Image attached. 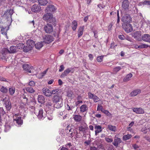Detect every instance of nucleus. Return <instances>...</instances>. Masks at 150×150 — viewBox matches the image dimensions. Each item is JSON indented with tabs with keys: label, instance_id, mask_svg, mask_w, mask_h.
I'll return each instance as SVG.
<instances>
[{
	"label": "nucleus",
	"instance_id": "f257e3e1",
	"mask_svg": "<svg viewBox=\"0 0 150 150\" xmlns=\"http://www.w3.org/2000/svg\"><path fill=\"white\" fill-rule=\"evenodd\" d=\"M17 50V47H9V49L3 48L0 50V59L7 61L9 54L15 53Z\"/></svg>",
	"mask_w": 150,
	"mask_h": 150
},
{
	"label": "nucleus",
	"instance_id": "f03ea898",
	"mask_svg": "<svg viewBox=\"0 0 150 150\" xmlns=\"http://www.w3.org/2000/svg\"><path fill=\"white\" fill-rule=\"evenodd\" d=\"M52 100L54 103V107L57 108H60L63 105V99L60 94L54 95L52 98Z\"/></svg>",
	"mask_w": 150,
	"mask_h": 150
},
{
	"label": "nucleus",
	"instance_id": "7ed1b4c3",
	"mask_svg": "<svg viewBox=\"0 0 150 150\" xmlns=\"http://www.w3.org/2000/svg\"><path fill=\"white\" fill-rule=\"evenodd\" d=\"M43 19L48 22V23H52L53 25L56 24L55 18L53 17V15L49 13L45 14L42 17Z\"/></svg>",
	"mask_w": 150,
	"mask_h": 150
},
{
	"label": "nucleus",
	"instance_id": "20e7f679",
	"mask_svg": "<svg viewBox=\"0 0 150 150\" xmlns=\"http://www.w3.org/2000/svg\"><path fill=\"white\" fill-rule=\"evenodd\" d=\"M34 111L39 119H43L46 117V112L41 108H39L38 110L35 109Z\"/></svg>",
	"mask_w": 150,
	"mask_h": 150
},
{
	"label": "nucleus",
	"instance_id": "39448f33",
	"mask_svg": "<svg viewBox=\"0 0 150 150\" xmlns=\"http://www.w3.org/2000/svg\"><path fill=\"white\" fill-rule=\"evenodd\" d=\"M45 42H39L35 44V42L32 40H28L26 42V44L28 47H42L44 46Z\"/></svg>",
	"mask_w": 150,
	"mask_h": 150
},
{
	"label": "nucleus",
	"instance_id": "423d86ee",
	"mask_svg": "<svg viewBox=\"0 0 150 150\" xmlns=\"http://www.w3.org/2000/svg\"><path fill=\"white\" fill-rule=\"evenodd\" d=\"M13 10L10 9L7 10L5 12L4 15L2 17V18L6 20L7 21H9V22H12L11 16L13 13Z\"/></svg>",
	"mask_w": 150,
	"mask_h": 150
},
{
	"label": "nucleus",
	"instance_id": "0eeeda50",
	"mask_svg": "<svg viewBox=\"0 0 150 150\" xmlns=\"http://www.w3.org/2000/svg\"><path fill=\"white\" fill-rule=\"evenodd\" d=\"M56 25V24L55 25H53L52 23H47L46 25L44 26V30L46 33H50L53 30V25L55 26Z\"/></svg>",
	"mask_w": 150,
	"mask_h": 150
},
{
	"label": "nucleus",
	"instance_id": "6e6552de",
	"mask_svg": "<svg viewBox=\"0 0 150 150\" xmlns=\"http://www.w3.org/2000/svg\"><path fill=\"white\" fill-rule=\"evenodd\" d=\"M122 21L125 23H129L132 21V18L129 14L122 13Z\"/></svg>",
	"mask_w": 150,
	"mask_h": 150
},
{
	"label": "nucleus",
	"instance_id": "1a4fd4ad",
	"mask_svg": "<svg viewBox=\"0 0 150 150\" xmlns=\"http://www.w3.org/2000/svg\"><path fill=\"white\" fill-rule=\"evenodd\" d=\"M9 25H8L6 23H1L0 27L1 28V33L4 35H6L7 32L9 29Z\"/></svg>",
	"mask_w": 150,
	"mask_h": 150
},
{
	"label": "nucleus",
	"instance_id": "9d476101",
	"mask_svg": "<svg viewBox=\"0 0 150 150\" xmlns=\"http://www.w3.org/2000/svg\"><path fill=\"white\" fill-rule=\"evenodd\" d=\"M3 101L4 104L5 105L7 110H10L11 108V106L9 98L8 97H5L3 99Z\"/></svg>",
	"mask_w": 150,
	"mask_h": 150
},
{
	"label": "nucleus",
	"instance_id": "9b49d317",
	"mask_svg": "<svg viewBox=\"0 0 150 150\" xmlns=\"http://www.w3.org/2000/svg\"><path fill=\"white\" fill-rule=\"evenodd\" d=\"M74 68H70L66 69L61 74V77L64 78L67 76L69 73H73L74 71Z\"/></svg>",
	"mask_w": 150,
	"mask_h": 150
},
{
	"label": "nucleus",
	"instance_id": "f8f14e48",
	"mask_svg": "<svg viewBox=\"0 0 150 150\" xmlns=\"http://www.w3.org/2000/svg\"><path fill=\"white\" fill-rule=\"evenodd\" d=\"M88 94L89 98L93 100L95 103L97 102L100 100V98L97 96L90 92H89Z\"/></svg>",
	"mask_w": 150,
	"mask_h": 150
},
{
	"label": "nucleus",
	"instance_id": "ddd939ff",
	"mask_svg": "<svg viewBox=\"0 0 150 150\" xmlns=\"http://www.w3.org/2000/svg\"><path fill=\"white\" fill-rule=\"evenodd\" d=\"M13 121H15L16 123L18 125H22L23 123V121L21 120V117L19 115L16 114L13 117Z\"/></svg>",
	"mask_w": 150,
	"mask_h": 150
},
{
	"label": "nucleus",
	"instance_id": "4468645a",
	"mask_svg": "<svg viewBox=\"0 0 150 150\" xmlns=\"http://www.w3.org/2000/svg\"><path fill=\"white\" fill-rule=\"evenodd\" d=\"M122 27L124 30L127 33L131 32L132 30V28L131 24L127 23V24L122 25Z\"/></svg>",
	"mask_w": 150,
	"mask_h": 150
},
{
	"label": "nucleus",
	"instance_id": "2eb2a0df",
	"mask_svg": "<svg viewBox=\"0 0 150 150\" xmlns=\"http://www.w3.org/2000/svg\"><path fill=\"white\" fill-rule=\"evenodd\" d=\"M74 129V128L71 127L69 125L68 126L65 130L66 134L67 136L70 137V135L72 134V133Z\"/></svg>",
	"mask_w": 150,
	"mask_h": 150
},
{
	"label": "nucleus",
	"instance_id": "dca6fc26",
	"mask_svg": "<svg viewBox=\"0 0 150 150\" xmlns=\"http://www.w3.org/2000/svg\"><path fill=\"white\" fill-rule=\"evenodd\" d=\"M56 10V8L54 5L52 4H48L46 7L45 11L47 13H50L51 12H53Z\"/></svg>",
	"mask_w": 150,
	"mask_h": 150
},
{
	"label": "nucleus",
	"instance_id": "f3484780",
	"mask_svg": "<svg viewBox=\"0 0 150 150\" xmlns=\"http://www.w3.org/2000/svg\"><path fill=\"white\" fill-rule=\"evenodd\" d=\"M141 32L140 31H138L134 32L132 36L135 39L139 41L141 39Z\"/></svg>",
	"mask_w": 150,
	"mask_h": 150
},
{
	"label": "nucleus",
	"instance_id": "a211bd4d",
	"mask_svg": "<svg viewBox=\"0 0 150 150\" xmlns=\"http://www.w3.org/2000/svg\"><path fill=\"white\" fill-rule=\"evenodd\" d=\"M44 42H45L44 44V45L46 43L49 44L53 40V38L52 36L49 35H45V38H44Z\"/></svg>",
	"mask_w": 150,
	"mask_h": 150
},
{
	"label": "nucleus",
	"instance_id": "6ab92c4d",
	"mask_svg": "<svg viewBox=\"0 0 150 150\" xmlns=\"http://www.w3.org/2000/svg\"><path fill=\"white\" fill-rule=\"evenodd\" d=\"M22 67L24 70L25 71L29 73L31 72V69L33 68L32 66H31L29 64H23Z\"/></svg>",
	"mask_w": 150,
	"mask_h": 150
},
{
	"label": "nucleus",
	"instance_id": "aec40b11",
	"mask_svg": "<svg viewBox=\"0 0 150 150\" xmlns=\"http://www.w3.org/2000/svg\"><path fill=\"white\" fill-rule=\"evenodd\" d=\"M31 10L35 13L39 12L41 9V7L40 6L37 5H34L31 8Z\"/></svg>",
	"mask_w": 150,
	"mask_h": 150
},
{
	"label": "nucleus",
	"instance_id": "412c9836",
	"mask_svg": "<svg viewBox=\"0 0 150 150\" xmlns=\"http://www.w3.org/2000/svg\"><path fill=\"white\" fill-rule=\"evenodd\" d=\"M133 111L137 114H143L144 112V110L141 108H134L133 109Z\"/></svg>",
	"mask_w": 150,
	"mask_h": 150
},
{
	"label": "nucleus",
	"instance_id": "4be33fe9",
	"mask_svg": "<svg viewBox=\"0 0 150 150\" xmlns=\"http://www.w3.org/2000/svg\"><path fill=\"white\" fill-rule=\"evenodd\" d=\"M88 128L87 124L85 123L82 124L79 127V130L80 132H84Z\"/></svg>",
	"mask_w": 150,
	"mask_h": 150
},
{
	"label": "nucleus",
	"instance_id": "5701e85b",
	"mask_svg": "<svg viewBox=\"0 0 150 150\" xmlns=\"http://www.w3.org/2000/svg\"><path fill=\"white\" fill-rule=\"evenodd\" d=\"M42 92L44 95L48 97L51 96V92L48 88H44L42 90Z\"/></svg>",
	"mask_w": 150,
	"mask_h": 150
},
{
	"label": "nucleus",
	"instance_id": "b1692460",
	"mask_svg": "<svg viewBox=\"0 0 150 150\" xmlns=\"http://www.w3.org/2000/svg\"><path fill=\"white\" fill-rule=\"evenodd\" d=\"M78 133L77 130L74 129L72 133V134L70 135V137L73 139L74 138L75 139H76L77 138H79V135H78Z\"/></svg>",
	"mask_w": 150,
	"mask_h": 150
},
{
	"label": "nucleus",
	"instance_id": "393cba45",
	"mask_svg": "<svg viewBox=\"0 0 150 150\" xmlns=\"http://www.w3.org/2000/svg\"><path fill=\"white\" fill-rule=\"evenodd\" d=\"M141 90L140 89H137L133 91L130 94V96L131 97L136 96L138 94L140 93Z\"/></svg>",
	"mask_w": 150,
	"mask_h": 150
},
{
	"label": "nucleus",
	"instance_id": "a878e982",
	"mask_svg": "<svg viewBox=\"0 0 150 150\" xmlns=\"http://www.w3.org/2000/svg\"><path fill=\"white\" fill-rule=\"evenodd\" d=\"M95 129H96L95 130V135L97 136L98 134L102 131V127L100 125H96L94 127Z\"/></svg>",
	"mask_w": 150,
	"mask_h": 150
},
{
	"label": "nucleus",
	"instance_id": "bb28decb",
	"mask_svg": "<svg viewBox=\"0 0 150 150\" xmlns=\"http://www.w3.org/2000/svg\"><path fill=\"white\" fill-rule=\"evenodd\" d=\"M142 38L143 41L150 42V35L149 34H144L142 36Z\"/></svg>",
	"mask_w": 150,
	"mask_h": 150
},
{
	"label": "nucleus",
	"instance_id": "cd10ccee",
	"mask_svg": "<svg viewBox=\"0 0 150 150\" xmlns=\"http://www.w3.org/2000/svg\"><path fill=\"white\" fill-rule=\"evenodd\" d=\"M129 6V1L128 0H124L122 2V7L124 9H127Z\"/></svg>",
	"mask_w": 150,
	"mask_h": 150
},
{
	"label": "nucleus",
	"instance_id": "c85d7f7f",
	"mask_svg": "<svg viewBox=\"0 0 150 150\" xmlns=\"http://www.w3.org/2000/svg\"><path fill=\"white\" fill-rule=\"evenodd\" d=\"M73 118L74 120L77 122H80L82 119V117L80 115H74Z\"/></svg>",
	"mask_w": 150,
	"mask_h": 150
},
{
	"label": "nucleus",
	"instance_id": "c756f323",
	"mask_svg": "<svg viewBox=\"0 0 150 150\" xmlns=\"http://www.w3.org/2000/svg\"><path fill=\"white\" fill-rule=\"evenodd\" d=\"M121 142V140L120 138H117L115 139L114 142L112 143L115 146L117 147L118 144Z\"/></svg>",
	"mask_w": 150,
	"mask_h": 150
},
{
	"label": "nucleus",
	"instance_id": "7c9ffc66",
	"mask_svg": "<svg viewBox=\"0 0 150 150\" xmlns=\"http://www.w3.org/2000/svg\"><path fill=\"white\" fill-rule=\"evenodd\" d=\"M88 108L86 104H83L81 105L80 107V112L83 113L87 111Z\"/></svg>",
	"mask_w": 150,
	"mask_h": 150
},
{
	"label": "nucleus",
	"instance_id": "2f4dec72",
	"mask_svg": "<svg viewBox=\"0 0 150 150\" xmlns=\"http://www.w3.org/2000/svg\"><path fill=\"white\" fill-rule=\"evenodd\" d=\"M133 75L130 73L127 74L123 79V81L124 82H127L129 81L130 78L132 77Z\"/></svg>",
	"mask_w": 150,
	"mask_h": 150
},
{
	"label": "nucleus",
	"instance_id": "473e14b6",
	"mask_svg": "<svg viewBox=\"0 0 150 150\" xmlns=\"http://www.w3.org/2000/svg\"><path fill=\"white\" fill-rule=\"evenodd\" d=\"M107 129L110 131L115 132L116 130V127L115 126L109 125H108Z\"/></svg>",
	"mask_w": 150,
	"mask_h": 150
},
{
	"label": "nucleus",
	"instance_id": "72a5a7b5",
	"mask_svg": "<svg viewBox=\"0 0 150 150\" xmlns=\"http://www.w3.org/2000/svg\"><path fill=\"white\" fill-rule=\"evenodd\" d=\"M23 99L22 100L23 103L25 105L28 104V99L26 97L25 95H23L22 96Z\"/></svg>",
	"mask_w": 150,
	"mask_h": 150
},
{
	"label": "nucleus",
	"instance_id": "f704fd0d",
	"mask_svg": "<svg viewBox=\"0 0 150 150\" xmlns=\"http://www.w3.org/2000/svg\"><path fill=\"white\" fill-rule=\"evenodd\" d=\"M25 89L27 92L30 93H33L35 91V90L31 86L26 87L25 88Z\"/></svg>",
	"mask_w": 150,
	"mask_h": 150
},
{
	"label": "nucleus",
	"instance_id": "c9c22d12",
	"mask_svg": "<svg viewBox=\"0 0 150 150\" xmlns=\"http://www.w3.org/2000/svg\"><path fill=\"white\" fill-rule=\"evenodd\" d=\"M77 26V22L76 21H73L72 23V30L74 31L75 30Z\"/></svg>",
	"mask_w": 150,
	"mask_h": 150
},
{
	"label": "nucleus",
	"instance_id": "e433bc0d",
	"mask_svg": "<svg viewBox=\"0 0 150 150\" xmlns=\"http://www.w3.org/2000/svg\"><path fill=\"white\" fill-rule=\"evenodd\" d=\"M44 97L42 95H39L38 97V102L41 103H43L45 100Z\"/></svg>",
	"mask_w": 150,
	"mask_h": 150
},
{
	"label": "nucleus",
	"instance_id": "4c0bfd02",
	"mask_svg": "<svg viewBox=\"0 0 150 150\" xmlns=\"http://www.w3.org/2000/svg\"><path fill=\"white\" fill-rule=\"evenodd\" d=\"M83 27H79L78 33V37L79 38L83 34Z\"/></svg>",
	"mask_w": 150,
	"mask_h": 150
},
{
	"label": "nucleus",
	"instance_id": "58836bf2",
	"mask_svg": "<svg viewBox=\"0 0 150 150\" xmlns=\"http://www.w3.org/2000/svg\"><path fill=\"white\" fill-rule=\"evenodd\" d=\"M8 91L10 94L13 95L15 92V88L14 87H12L9 88Z\"/></svg>",
	"mask_w": 150,
	"mask_h": 150
},
{
	"label": "nucleus",
	"instance_id": "ea45409f",
	"mask_svg": "<svg viewBox=\"0 0 150 150\" xmlns=\"http://www.w3.org/2000/svg\"><path fill=\"white\" fill-rule=\"evenodd\" d=\"M75 105H74L72 106H70L69 104H67L66 106V108L67 110H68L69 111L71 110L73 111L75 108Z\"/></svg>",
	"mask_w": 150,
	"mask_h": 150
},
{
	"label": "nucleus",
	"instance_id": "a19ab883",
	"mask_svg": "<svg viewBox=\"0 0 150 150\" xmlns=\"http://www.w3.org/2000/svg\"><path fill=\"white\" fill-rule=\"evenodd\" d=\"M132 136V135L129 134L125 135L123 137L122 139L124 141H126L131 138Z\"/></svg>",
	"mask_w": 150,
	"mask_h": 150
},
{
	"label": "nucleus",
	"instance_id": "79ce46f5",
	"mask_svg": "<svg viewBox=\"0 0 150 150\" xmlns=\"http://www.w3.org/2000/svg\"><path fill=\"white\" fill-rule=\"evenodd\" d=\"M53 102L52 100L51 101V100H49L46 103V107L49 108H51L53 105Z\"/></svg>",
	"mask_w": 150,
	"mask_h": 150
},
{
	"label": "nucleus",
	"instance_id": "37998d69",
	"mask_svg": "<svg viewBox=\"0 0 150 150\" xmlns=\"http://www.w3.org/2000/svg\"><path fill=\"white\" fill-rule=\"evenodd\" d=\"M38 2L40 5L43 6L46 5L48 3L47 0H38Z\"/></svg>",
	"mask_w": 150,
	"mask_h": 150
},
{
	"label": "nucleus",
	"instance_id": "c03bdc74",
	"mask_svg": "<svg viewBox=\"0 0 150 150\" xmlns=\"http://www.w3.org/2000/svg\"><path fill=\"white\" fill-rule=\"evenodd\" d=\"M59 90L58 89H56L52 90L51 92V95L52 94L54 95L57 94H60L59 93Z\"/></svg>",
	"mask_w": 150,
	"mask_h": 150
},
{
	"label": "nucleus",
	"instance_id": "a18cd8bd",
	"mask_svg": "<svg viewBox=\"0 0 150 150\" xmlns=\"http://www.w3.org/2000/svg\"><path fill=\"white\" fill-rule=\"evenodd\" d=\"M0 91L1 92L5 93L8 92V89L6 87L4 86H2L0 88Z\"/></svg>",
	"mask_w": 150,
	"mask_h": 150
},
{
	"label": "nucleus",
	"instance_id": "49530a36",
	"mask_svg": "<svg viewBox=\"0 0 150 150\" xmlns=\"http://www.w3.org/2000/svg\"><path fill=\"white\" fill-rule=\"evenodd\" d=\"M32 47H23V51L24 52H28L31 51Z\"/></svg>",
	"mask_w": 150,
	"mask_h": 150
},
{
	"label": "nucleus",
	"instance_id": "de8ad7c7",
	"mask_svg": "<svg viewBox=\"0 0 150 150\" xmlns=\"http://www.w3.org/2000/svg\"><path fill=\"white\" fill-rule=\"evenodd\" d=\"M121 68L120 67L118 66L114 68L113 69V71L117 73L121 69Z\"/></svg>",
	"mask_w": 150,
	"mask_h": 150
},
{
	"label": "nucleus",
	"instance_id": "09e8293b",
	"mask_svg": "<svg viewBox=\"0 0 150 150\" xmlns=\"http://www.w3.org/2000/svg\"><path fill=\"white\" fill-rule=\"evenodd\" d=\"M103 112L108 116H110L112 114L108 111L106 110H104L103 111Z\"/></svg>",
	"mask_w": 150,
	"mask_h": 150
},
{
	"label": "nucleus",
	"instance_id": "8fccbe9b",
	"mask_svg": "<svg viewBox=\"0 0 150 150\" xmlns=\"http://www.w3.org/2000/svg\"><path fill=\"white\" fill-rule=\"evenodd\" d=\"M11 126L9 125H6L5 126L4 131L5 132H7L11 129Z\"/></svg>",
	"mask_w": 150,
	"mask_h": 150
},
{
	"label": "nucleus",
	"instance_id": "3c124183",
	"mask_svg": "<svg viewBox=\"0 0 150 150\" xmlns=\"http://www.w3.org/2000/svg\"><path fill=\"white\" fill-rule=\"evenodd\" d=\"M117 20L116 25L117 26H118L119 25V23L120 22V16H119V15L118 10H117Z\"/></svg>",
	"mask_w": 150,
	"mask_h": 150
},
{
	"label": "nucleus",
	"instance_id": "603ef678",
	"mask_svg": "<svg viewBox=\"0 0 150 150\" xmlns=\"http://www.w3.org/2000/svg\"><path fill=\"white\" fill-rule=\"evenodd\" d=\"M103 56L98 57H97V60L98 62H101L103 60Z\"/></svg>",
	"mask_w": 150,
	"mask_h": 150
},
{
	"label": "nucleus",
	"instance_id": "864d4df0",
	"mask_svg": "<svg viewBox=\"0 0 150 150\" xmlns=\"http://www.w3.org/2000/svg\"><path fill=\"white\" fill-rule=\"evenodd\" d=\"M100 110L103 112V111L104 110L103 109V106L101 105H98L97 108V110Z\"/></svg>",
	"mask_w": 150,
	"mask_h": 150
},
{
	"label": "nucleus",
	"instance_id": "5fc2aeb1",
	"mask_svg": "<svg viewBox=\"0 0 150 150\" xmlns=\"http://www.w3.org/2000/svg\"><path fill=\"white\" fill-rule=\"evenodd\" d=\"M142 4L144 5H150V0H146L144 2H142Z\"/></svg>",
	"mask_w": 150,
	"mask_h": 150
},
{
	"label": "nucleus",
	"instance_id": "6e6d98bb",
	"mask_svg": "<svg viewBox=\"0 0 150 150\" xmlns=\"http://www.w3.org/2000/svg\"><path fill=\"white\" fill-rule=\"evenodd\" d=\"M6 112L2 107L0 108V114H2L3 115L6 114Z\"/></svg>",
	"mask_w": 150,
	"mask_h": 150
},
{
	"label": "nucleus",
	"instance_id": "4d7b16f0",
	"mask_svg": "<svg viewBox=\"0 0 150 150\" xmlns=\"http://www.w3.org/2000/svg\"><path fill=\"white\" fill-rule=\"evenodd\" d=\"M105 139L106 142L109 143L112 142L113 141L112 139L107 137L105 138Z\"/></svg>",
	"mask_w": 150,
	"mask_h": 150
},
{
	"label": "nucleus",
	"instance_id": "13d9d810",
	"mask_svg": "<svg viewBox=\"0 0 150 150\" xmlns=\"http://www.w3.org/2000/svg\"><path fill=\"white\" fill-rule=\"evenodd\" d=\"M35 85V83L33 81H30L28 83V85L31 86H34Z\"/></svg>",
	"mask_w": 150,
	"mask_h": 150
},
{
	"label": "nucleus",
	"instance_id": "bf43d9fd",
	"mask_svg": "<svg viewBox=\"0 0 150 150\" xmlns=\"http://www.w3.org/2000/svg\"><path fill=\"white\" fill-rule=\"evenodd\" d=\"M141 131L143 132L144 133H146L147 132V129L145 127L142 128L141 129Z\"/></svg>",
	"mask_w": 150,
	"mask_h": 150
},
{
	"label": "nucleus",
	"instance_id": "052dcab7",
	"mask_svg": "<svg viewBox=\"0 0 150 150\" xmlns=\"http://www.w3.org/2000/svg\"><path fill=\"white\" fill-rule=\"evenodd\" d=\"M47 69H47L46 70L43 71V72H42L40 74V75L41 76V78H42L46 74L47 71Z\"/></svg>",
	"mask_w": 150,
	"mask_h": 150
},
{
	"label": "nucleus",
	"instance_id": "680f3d73",
	"mask_svg": "<svg viewBox=\"0 0 150 150\" xmlns=\"http://www.w3.org/2000/svg\"><path fill=\"white\" fill-rule=\"evenodd\" d=\"M64 66L63 65H62L60 66V68L59 69V72H61L64 70Z\"/></svg>",
	"mask_w": 150,
	"mask_h": 150
},
{
	"label": "nucleus",
	"instance_id": "e2e57ef3",
	"mask_svg": "<svg viewBox=\"0 0 150 150\" xmlns=\"http://www.w3.org/2000/svg\"><path fill=\"white\" fill-rule=\"evenodd\" d=\"M83 103L82 100H77V101L76 102L75 104L76 106L78 105L79 104L82 103Z\"/></svg>",
	"mask_w": 150,
	"mask_h": 150
},
{
	"label": "nucleus",
	"instance_id": "0e129e2a",
	"mask_svg": "<svg viewBox=\"0 0 150 150\" xmlns=\"http://www.w3.org/2000/svg\"><path fill=\"white\" fill-rule=\"evenodd\" d=\"M21 0H15V1L16 2V4L17 5H18V6H20L21 5L22 3L21 1Z\"/></svg>",
	"mask_w": 150,
	"mask_h": 150
},
{
	"label": "nucleus",
	"instance_id": "69168bd1",
	"mask_svg": "<svg viewBox=\"0 0 150 150\" xmlns=\"http://www.w3.org/2000/svg\"><path fill=\"white\" fill-rule=\"evenodd\" d=\"M118 38L121 40H123L125 39L126 37L123 35H119Z\"/></svg>",
	"mask_w": 150,
	"mask_h": 150
},
{
	"label": "nucleus",
	"instance_id": "338daca9",
	"mask_svg": "<svg viewBox=\"0 0 150 150\" xmlns=\"http://www.w3.org/2000/svg\"><path fill=\"white\" fill-rule=\"evenodd\" d=\"M94 34V36L96 38H97L98 37V35L97 31L93 30V31Z\"/></svg>",
	"mask_w": 150,
	"mask_h": 150
},
{
	"label": "nucleus",
	"instance_id": "774afa93",
	"mask_svg": "<svg viewBox=\"0 0 150 150\" xmlns=\"http://www.w3.org/2000/svg\"><path fill=\"white\" fill-rule=\"evenodd\" d=\"M16 47H27V46H25V45L22 43H19L18 44Z\"/></svg>",
	"mask_w": 150,
	"mask_h": 150
}]
</instances>
